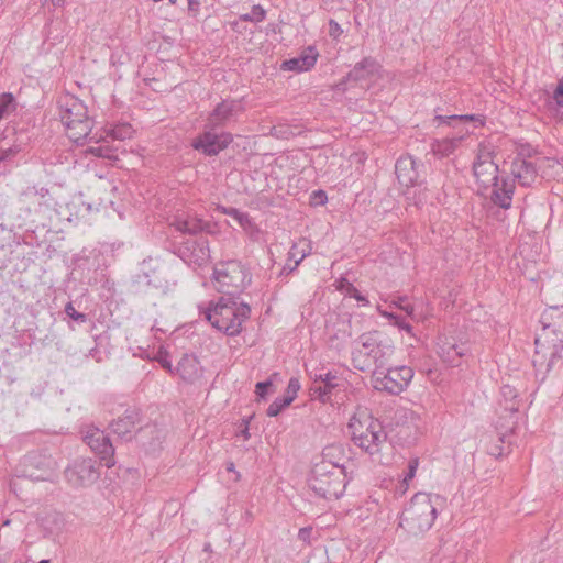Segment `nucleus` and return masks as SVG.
<instances>
[{"label": "nucleus", "instance_id": "1", "mask_svg": "<svg viewBox=\"0 0 563 563\" xmlns=\"http://www.w3.org/2000/svg\"><path fill=\"white\" fill-rule=\"evenodd\" d=\"M338 450L335 446L325 448L321 460L314 463L309 478V487L325 499L340 498L346 486L344 465L330 459Z\"/></svg>", "mask_w": 563, "mask_h": 563}, {"label": "nucleus", "instance_id": "2", "mask_svg": "<svg viewBox=\"0 0 563 563\" xmlns=\"http://www.w3.org/2000/svg\"><path fill=\"white\" fill-rule=\"evenodd\" d=\"M395 346L391 340L379 331L363 333L356 341V346L352 351L353 366L365 372L375 366L374 369H382L389 365Z\"/></svg>", "mask_w": 563, "mask_h": 563}, {"label": "nucleus", "instance_id": "3", "mask_svg": "<svg viewBox=\"0 0 563 563\" xmlns=\"http://www.w3.org/2000/svg\"><path fill=\"white\" fill-rule=\"evenodd\" d=\"M442 504L443 498L439 495L417 493L401 512L399 527L411 536L424 533L432 527Z\"/></svg>", "mask_w": 563, "mask_h": 563}, {"label": "nucleus", "instance_id": "4", "mask_svg": "<svg viewBox=\"0 0 563 563\" xmlns=\"http://www.w3.org/2000/svg\"><path fill=\"white\" fill-rule=\"evenodd\" d=\"M205 316L213 328L229 336H234L242 332L243 323L250 319L251 307L245 302H238L236 299L222 296L214 306L207 309Z\"/></svg>", "mask_w": 563, "mask_h": 563}, {"label": "nucleus", "instance_id": "5", "mask_svg": "<svg viewBox=\"0 0 563 563\" xmlns=\"http://www.w3.org/2000/svg\"><path fill=\"white\" fill-rule=\"evenodd\" d=\"M251 282V273L240 261L220 262L213 267L212 287L225 298L236 299Z\"/></svg>", "mask_w": 563, "mask_h": 563}, {"label": "nucleus", "instance_id": "6", "mask_svg": "<svg viewBox=\"0 0 563 563\" xmlns=\"http://www.w3.org/2000/svg\"><path fill=\"white\" fill-rule=\"evenodd\" d=\"M349 429L352 431L354 444L382 463L379 455L383 449L387 446V433L382 423L371 416L364 421L353 417L349 423Z\"/></svg>", "mask_w": 563, "mask_h": 563}, {"label": "nucleus", "instance_id": "7", "mask_svg": "<svg viewBox=\"0 0 563 563\" xmlns=\"http://www.w3.org/2000/svg\"><path fill=\"white\" fill-rule=\"evenodd\" d=\"M59 115L74 143L82 144L90 136L92 123L81 100L74 96L65 97L60 102Z\"/></svg>", "mask_w": 563, "mask_h": 563}, {"label": "nucleus", "instance_id": "8", "mask_svg": "<svg viewBox=\"0 0 563 563\" xmlns=\"http://www.w3.org/2000/svg\"><path fill=\"white\" fill-rule=\"evenodd\" d=\"M413 377V369L409 366L389 365L382 369H373V387L379 391H386L391 395H399L404 391Z\"/></svg>", "mask_w": 563, "mask_h": 563}, {"label": "nucleus", "instance_id": "9", "mask_svg": "<svg viewBox=\"0 0 563 563\" xmlns=\"http://www.w3.org/2000/svg\"><path fill=\"white\" fill-rule=\"evenodd\" d=\"M57 470L56 460L46 450L31 451L20 463L22 477L31 481H51Z\"/></svg>", "mask_w": 563, "mask_h": 563}, {"label": "nucleus", "instance_id": "10", "mask_svg": "<svg viewBox=\"0 0 563 563\" xmlns=\"http://www.w3.org/2000/svg\"><path fill=\"white\" fill-rule=\"evenodd\" d=\"M173 253L189 266L201 267L210 260L209 241L202 236L172 242Z\"/></svg>", "mask_w": 563, "mask_h": 563}, {"label": "nucleus", "instance_id": "11", "mask_svg": "<svg viewBox=\"0 0 563 563\" xmlns=\"http://www.w3.org/2000/svg\"><path fill=\"white\" fill-rule=\"evenodd\" d=\"M501 397L505 399L504 411L505 416H500L498 421L496 422V435L498 442L501 444L510 443L509 438L514 433V430L517 426V415L519 411V404L517 401V393L516 389L509 385H504L500 388Z\"/></svg>", "mask_w": 563, "mask_h": 563}, {"label": "nucleus", "instance_id": "12", "mask_svg": "<svg viewBox=\"0 0 563 563\" xmlns=\"http://www.w3.org/2000/svg\"><path fill=\"white\" fill-rule=\"evenodd\" d=\"M216 130V126H208L206 122L203 131L191 142L194 150L206 156H216L225 150L233 141L232 134L229 132L218 133Z\"/></svg>", "mask_w": 563, "mask_h": 563}, {"label": "nucleus", "instance_id": "13", "mask_svg": "<svg viewBox=\"0 0 563 563\" xmlns=\"http://www.w3.org/2000/svg\"><path fill=\"white\" fill-rule=\"evenodd\" d=\"M65 478L73 487H86L92 485L100 476L95 460L76 459L64 471Z\"/></svg>", "mask_w": 563, "mask_h": 563}, {"label": "nucleus", "instance_id": "14", "mask_svg": "<svg viewBox=\"0 0 563 563\" xmlns=\"http://www.w3.org/2000/svg\"><path fill=\"white\" fill-rule=\"evenodd\" d=\"M82 439L106 467L110 468L115 465L114 446L104 431L89 428Z\"/></svg>", "mask_w": 563, "mask_h": 563}, {"label": "nucleus", "instance_id": "15", "mask_svg": "<svg viewBox=\"0 0 563 563\" xmlns=\"http://www.w3.org/2000/svg\"><path fill=\"white\" fill-rule=\"evenodd\" d=\"M473 173L477 181L484 187L496 185V181L499 180L498 166L494 163L490 151H478L477 157L473 163Z\"/></svg>", "mask_w": 563, "mask_h": 563}, {"label": "nucleus", "instance_id": "16", "mask_svg": "<svg viewBox=\"0 0 563 563\" xmlns=\"http://www.w3.org/2000/svg\"><path fill=\"white\" fill-rule=\"evenodd\" d=\"M312 386L310 387V396L312 399H318L322 404L331 401L332 393L338 386V375L331 371L328 372H310Z\"/></svg>", "mask_w": 563, "mask_h": 563}, {"label": "nucleus", "instance_id": "17", "mask_svg": "<svg viewBox=\"0 0 563 563\" xmlns=\"http://www.w3.org/2000/svg\"><path fill=\"white\" fill-rule=\"evenodd\" d=\"M244 108L240 100H223L218 103L207 119L208 126L217 129L225 126L234 120Z\"/></svg>", "mask_w": 563, "mask_h": 563}, {"label": "nucleus", "instance_id": "18", "mask_svg": "<svg viewBox=\"0 0 563 563\" xmlns=\"http://www.w3.org/2000/svg\"><path fill=\"white\" fill-rule=\"evenodd\" d=\"M423 164L412 156H401L395 164V173L401 186L407 188L416 186L420 183V170Z\"/></svg>", "mask_w": 563, "mask_h": 563}, {"label": "nucleus", "instance_id": "19", "mask_svg": "<svg viewBox=\"0 0 563 563\" xmlns=\"http://www.w3.org/2000/svg\"><path fill=\"white\" fill-rule=\"evenodd\" d=\"M169 225L177 232L188 234L189 238H196L199 233L207 230L209 223L203 222L196 214L183 211L173 217Z\"/></svg>", "mask_w": 563, "mask_h": 563}, {"label": "nucleus", "instance_id": "20", "mask_svg": "<svg viewBox=\"0 0 563 563\" xmlns=\"http://www.w3.org/2000/svg\"><path fill=\"white\" fill-rule=\"evenodd\" d=\"M468 352V346L464 342H455L454 339L441 338L438 342V355L450 366H457L460 360Z\"/></svg>", "mask_w": 563, "mask_h": 563}, {"label": "nucleus", "instance_id": "21", "mask_svg": "<svg viewBox=\"0 0 563 563\" xmlns=\"http://www.w3.org/2000/svg\"><path fill=\"white\" fill-rule=\"evenodd\" d=\"M140 421V410L135 407H129L122 416L111 422L110 428L114 434L128 441L131 439V433Z\"/></svg>", "mask_w": 563, "mask_h": 563}, {"label": "nucleus", "instance_id": "22", "mask_svg": "<svg viewBox=\"0 0 563 563\" xmlns=\"http://www.w3.org/2000/svg\"><path fill=\"white\" fill-rule=\"evenodd\" d=\"M38 520L45 537L56 538L65 531L66 519L57 510L44 511Z\"/></svg>", "mask_w": 563, "mask_h": 563}, {"label": "nucleus", "instance_id": "23", "mask_svg": "<svg viewBox=\"0 0 563 563\" xmlns=\"http://www.w3.org/2000/svg\"><path fill=\"white\" fill-rule=\"evenodd\" d=\"M319 54L313 46H308L300 56L283 62L282 69L289 71H308L317 63Z\"/></svg>", "mask_w": 563, "mask_h": 563}, {"label": "nucleus", "instance_id": "24", "mask_svg": "<svg viewBox=\"0 0 563 563\" xmlns=\"http://www.w3.org/2000/svg\"><path fill=\"white\" fill-rule=\"evenodd\" d=\"M490 186L493 187L490 199L494 205L503 209H509L511 207L515 191L514 180L499 179L496 181V185Z\"/></svg>", "mask_w": 563, "mask_h": 563}, {"label": "nucleus", "instance_id": "25", "mask_svg": "<svg viewBox=\"0 0 563 563\" xmlns=\"http://www.w3.org/2000/svg\"><path fill=\"white\" fill-rule=\"evenodd\" d=\"M511 173L514 177L523 187L531 186L537 177L538 170L533 163L528 162L525 158H516L511 164Z\"/></svg>", "mask_w": 563, "mask_h": 563}, {"label": "nucleus", "instance_id": "26", "mask_svg": "<svg viewBox=\"0 0 563 563\" xmlns=\"http://www.w3.org/2000/svg\"><path fill=\"white\" fill-rule=\"evenodd\" d=\"M380 68L378 62L373 57H365L357 63L346 75L347 81H363L374 77Z\"/></svg>", "mask_w": 563, "mask_h": 563}, {"label": "nucleus", "instance_id": "27", "mask_svg": "<svg viewBox=\"0 0 563 563\" xmlns=\"http://www.w3.org/2000/svg\"><path fill=\"white\" fill-rule=\"evenodd\" d=\"M176 372L183 380L194 383L200 377L199 361L192 355L185 354L178 362Z\"/></svg>", "mask_w": 563, "mask_h": 563}, {"label": "nucleus", "instance_id": "28", "mask_svg": "<svg viewBox=\"0 0 563 563\" xmlns=\"http://www.w3.org/2000/svg\"><path fill=\"white\" fill-rule=\"evenodd\" d=\"M435 121L439 124H448L455 126L457 123L476 122L479 126L484 125V117L481 114H461V115H437Z\"/></svg>", "mask_w": 563, "mask_h": 563}, {"label": "nucleus", "instance_id": "29", "mask_svg": "<svg viewBox=\"0 0 563 563\" xmlns=\"http://www.w3.org/2000/svg\"><path fill=\"white\" fill-rule=\"evenodd\" d=\"M338 290L345 294L349 297H352L356 299L358 302H361L363 306H368L369 301L365 296H363L357 288L350 283L345 277H341L338 282Z\"/></svg>", "mask_w": 563, "mask_h": 563}, {"label": "nucleus", "instance_id": "30", "mask_svg": "<svg viewBox=\"0 0 563 563\" xmlns=\"http://www.w3.org/2000/svg\"><path fill=\"white\" fill-rule=\"evenodd\" d=\"M134 129L130 123H119L107 131V137L124 141L133 136Z\"/></svg>", "mask_w": 563, "mask_h": 563}, {"label": "nucleus", "instance_id": "31", "mask_svg": "<svg viewBox=\"0 0 563 563\" xmlns=\"http://www.w3.org/2000/svg\"><path fill=\"white\" fill-rule=\"evenodd\" d=\"M89 153H91L95 156L103 157L108 159H117V154L113 147H111L107 141H104L102 144H98L96 146L89 147Z\"/></svg>", "mask_w": 563, "mask_h": 563}, {"label": "nucleus", "instance_id": "32", "mask_svg": "<svg viewBox=\"0 0 563 563\" xmlns=\"http://www.w3.org/2000/svg\"><path fill=\"white\" fill-rule=\"evenodd\" d=\"M291 404L290 397H282L276 398L267 408V416L268 417H276L278 416L286 407H288Z\"/></svg>", "mask_w": 563, "mask_h": 563}, {"label": "nucleus", "instance_id": "33", "mask_svg": "<svg viewBox=\"0 0 563 563\" xmlns=\"http://www.w3.org/2000/svg\"><path fill=\"white\" fill-rule=\"evenodd\" d=\"M16 108L15 99L11 92H4L0 96V115L14 111Z\"/></svg>", "mask_w": 563, "mask_h": 563}, {"label": "nucleus", "instance_id": "34", "mask_svg": "<svg viewBox=\"0 0 563 563\" xmlns=\"http://www.w3.org/2000/svg\"><path fill=\"white\" fill-rule=\"evenodd\" d=\"M266 12L261 5H253L250 13L242 14L240 19L245 22H262L265 19Z\"/></svg>", "mask_w": 563, "mask_h": 563}, {"label": "nucleus", "instance_id": "35", "mask_svg": "<svg viewBox=\"0 0 563 563\" xmlns=\"http://www.w3.org/2000/svg\"><path fill=\"white\" fill-rule=\"evenodd\" d=\"M223 213L236 220L242 227H245L250 223V216L245 212H241L235 208H223Z\"/></svg>", "mask_w": 563, "mask_h": 563}, {"label": "nucleus", "instance_id": "36", "mask_svg": "<svg viewBox=\"0 0 563 563\" xmlns=\"http://www.w3.org/2000/svg\"><path fill=\"white\" fill-rule=\"evenodd\" d=\"M65 313L76 322L85 323L88 320L87 314L78 312L71 302L65 306Z\"/></svg>", "mask_w": 563, "mask_h": 563}, {"label": "nucleus", "instance_id": "37", "mask_svg": "<svg viewBox=\"0 0 563 563\" xmlns=\"http://www.w3.org/2000/svg\"><path fill=\"white\" fill-rule=\"evenodd\" d=\"M300 389V382L298 378L296 377H291L288 382V386H287V389H286V396L285 397H290L291 398V402L295 400V398L297 397V394Z\"/></svg>", "mask_w": 563, "mask_h": 563}, {"label": "nucleus", "instance_id": "38", "mask_svg": "<svg viewBox=\"0 0 563 563\" xmlns=\"http://www.w3.org/2000/svg\"><path fill=\"white\" fill-rule=\"evenodd\" d=\"M273 383L271 379L258 382L255 385V394L260 399H265Z\"/></svg>", "mask_w": 563, "mask_h": 563}, {"label": "nucleus", "instance_id": "39", "mask_svg": "<svg viewBox=\"0 0 563 563\" xmlns=\"http://www.w3.org/2000/svg\"><path fill=\"white\" fill-rule=\"evenodd\" d=\"M419 466V460L418 459H411L407 466V472L404 477V483L408 485V482L411 481L417 472V468Z\"/></svg>", "mask_w": 563, "mask_h": 563}, {"label": "nucleus", "instance_id": "40", "mask_svg": "<svg viewBox=\"0 0 563 563\" xmlns=\"http://www.w3.org/2000/svg\"><path fill=\"white\" fill-rule=\"evenodd\" d=\"M328 201V196L324 190L318 189L312 191L311 194V205L313 206H323Z\"/></svg>", "mask_w": 563, "mask_h": 563}, {"label": "nucleus", "instance_id": "41", "mask_svg": "<svg viewBox=\"0 0 563 563\" xmlns=\"http://www.w3.org/2000/svg\"><path fill=\"white\" fill-rule=\"evenodd\" d=\"M389 318L394 320V324L399 329L406 331L407 333H411L412 325L404 317L389 314Z\"/></svg>", "mask_w": 563, "mask_h": 563}, {"label": "nucleus", "instance_id": "42", "mask_svg": "<svg viewBox=\"0 0 563 563\" xmlns=\"http://www.w3.org/2000/svg\"><path fill=\"white\" fill-rule=\"evenodd\" d=\"M553 100L558 107L563 108V77L559 79L558 85L553 91Z\"/></svg>", "mask_w": 563, "mask_h": 563}, {"label": "nucleus", "instance_id": "43", "mask_svg": "<svg viewBox=\"0 0 563 563\" xmlns=\"http://www.w3.org/2000/svg\"><path fill=\"white\" fill-rule=\"evenodd\" d=\"M307 256V253H302L300 258L296 260L294 264H291L290 262H287L285 264V266L282 268L280 271V276H287L289 275L290 273H292L297 267L298 265L300 264V262Z\"/></svg>", "mask_w": 563, "mask_h": 563}, {"label": "nucleus", "instance_id": "44", "mask_svg": "<svg viewBox=\"0 0 563 563\" xmlns=\"http://www.w3.org/2000/svg\"><path fill=\"white\" fill-rule=\"evenodd\" d=\"M343 33V30L341 27V25L333 19H331L329 21V35L336 40L341 36V34Z\"/></svg>", "mask_w": 563, "mask_h": 563}, {"label": "nucleus", "instance_id": "45", "mask_svg": "<svg viewBox=\"0 0 563 563\" xmlns=\"http://www.w3.org/2000/svg\"><path fill=\"white\" fill-rule=\"evenodd\" d=\"M157 361L162 365L163 368L167 369L169 373H173L172 362L168 360V354L166 352H159Z\"/></svg>", "mask_w": 563, "mask_h": 563}, {"label": "nucleus", "instance_id": "46", "mask_svg": "<svg viewBox=\"0 0 563 563\" xmlns=\"http://www.w3.org/2000/svg\"><path fill=\"white\" fill-rule=\"evenodd\" d=\"M18 152L19 148L16 146H12L9 148H0V157H3V162H5L12 158Z\"/></svg>", "mask_w": 563, "mask_h": 563}, {"label": "nucleus", "instance_id": "47", "mask_svg": "<svg viewBox=\"0 0 563 563\" xmlns=\"http://www.w3.org/2000/svg\"><path fill=\"white\" fill-rule=\"evenodd\" d=\"M311 533H312V528L311 527L300 528L299 531H298V539L303 541V542H309Z\"/></svg>", "mask_w": 563, "mask_h": 563}, {"label": "nucleus", "instance_id": "48", "mask_svg": "<svg viewBox=\"0 0 563 563\" xmlns=\"http://www.w3.org/2000/svg\"><path fill=\"white\" fill-rule=\"evenodd\" d=\"M487 452L488 454L495 456V457H499L501 455L505 454L504 452V446L500 445V444H493L492 446L487 448Z\"/></svg>", "mask_w": 563, "mask_h": 563}, {"label": "nucleus", "instance_id": "49", "mask_svg": "<svg viewBox=\"0 0 563 563\" xmlns=\"http://www.w3.org/2000/svg\"><path fill=\"white\" fill-rule=\"evenodd\" d=\"M247 421H245V428L244 430L242 431V434L244 437L245 440H247L250 438V433H249V427H247Z\"/></svg>", "mask_w": 563, "mask_h": 563}, {"label": "nucleus", "instance_id": "50", "mask_svg": "<svg viewBox=\"0 0 563 563\" xmlns=\"http://www.w3.org/2000/svg\"><path fill=\"white\" fill-rule=\"evenodd\" d=\"M51 1L54 7H62L65 3V0H51Z\"/></svg>", "mask_w": 563, "mask_h": 563}, {"label": "nucleus", "instance_id": "51", "mask_svg": "<svg viewBox=\"0 0 563 563\" xmlns=\"http://www.w3.org/2000/svg\"><path fill=\"white\" fill-rule=\"evenodd\" d=\"M188 3H189V10H194V7H198L199 3L195 0H188Z\"/></svg>", "mask_w": 563, "mask_h": 563}, {"label": "nucleus", "instance_id": "52", "mask_svg": "<svg viewBox=\"0 0 563 563\" xmlns=\"http://www.w3.org/2000/svg\"><path fill=\"white\" fill-rule=\"evenodd\" d=\"M295 258H296V255L294 254L292 251H290L289 254H288V262H291V261L295 262L296 261Z\"/></svg>", "mask_w": 563, "mask_h": 563}, {"label": "nucleus", "instance_id": "53", "mask_svg": "<svg viewBox=\"0 0 563 563\" xmlns=\"http://www.w3.org/2000/svg\"><path fill=\"white\" fill-rule=\"evenodd\" d=\"M227 471H228V472H233V471H234V464H233V463H229V464L227 465Z\"/></svg>", "mask_w": 563, "mask_h": 563}, {"label": "nucleus", "instance_id": "54", "mask_svg": "<svg viewBox=\"0 0 563 563\" xmlns=\"http://www.w3.org/2000/svg\"><path fill=\"white\" fill-rule=\"evenodd\" d=\"M38 563H49L48 560H41Z\"/></svg>", "mask_w": 563, "mask_h": 563}, {"label": "nucleus", "instance_id": "55", "mask_svg": "<svg viewBox=\"0 0 563 563\" xmlns=\"http://www.w3.org/2000/svg\"><path fill=\"white\" fill-rule=\"evenodd\" d=\"M407 312H409V307L405 308ZM410 311H412V307H410Z\"/></svg>", "mask_w": 563, "mask_h": 563}, {"label": "nucleus", "instance_id": "56", "mask_svg": "<svg viewBox=\"0 0 563 563\" xmlns=\"http://www.w3.org/2000/svg\"><path fill=\"white\" fill-rule=\"evenodd\" d=\"M3 162V157H0V163Z\"/></svg>", "mask_w": 563, "mask_h": 563}, {"label": "nucleus", "instance_id": "57", "mask_svg": "<svg viewBox=\"0 0 563 563\" xmlns=\"http://www.w3.org/2000/svg\"><path fill=\"white\" fill-rule=\"evenodd\" d=\"M2 118H3V117H2V115H0V120H1Z\"/></svg>", "mask_w": 563, "mask_h": 563}]
</instances>
